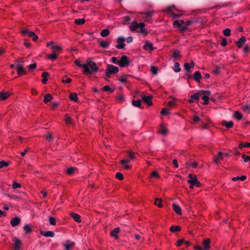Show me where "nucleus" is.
Masks as SVG:
<instances>
[{
    "label": "nucleus",
    "mask_w": 250,
    "mask_h": 250,
    "mask_svg": "<svg viewBox=\"0 0 250 250\" xmlns=\"http://www.w3.org/2000/svg\"><path fill=\"white\" fill-rule=\"evenodd\" d=\"M47 58L48 59L53 61L57 59V56L55 53H54L52 54L47 55Z\"/></svg>",
    "instance_id": "nucleus-47"
},
{
    "label": "nucleus",
    "mask_w": 250,
    "mask_h": 250,
    "mask_svg": "<svg viewBox=\"0 0 250 250\" xmlns=\"http://www.w3.org/2000/svg\"><path fill=\"white\" fill-rule=\"evenodd\" d=\"M246 38L244 36L241 37V38H240L238 41H237L235 43L236 45L239 47L241 48L243 44H245L246 42Z\"/></svg>",
    "instance_id": "nucleus-11"
},
{
    "label": "nucleus",
    "mask_w": 250,
    "mask_h": 250,
    "mask_svg": "<svg viewBox=\"0 0 250 250\" xmlns=\"http://www.w3.org/2000/svg\"><path fill=\"white\" fill-rule=\"evenodd\" d=\"M247 178L246 176H244V175H243L242 176H240V177H234L233 178H232V180L233 181H236L238 180H240L241 181H244L245 180H246Z\"/></svg>",
    "instance_id": "nucleus-43"
},
{
    "label": "nucleus",
    "mask_w": 250,
    "mask_h": 250,
    "mask_svg": "<svg viewBox=\"0 0 250 250\" xmlns=\"http://www.w3.org/2000/svg\"><path fill=\"white\" fill-rule=\"evenodd\" d=\"M21 184L18 183H17L16 182H14L13 184V188L14 189H16L18 188H21Z\"/></svg>",
    "instance_id": "nucleus-58"
},
{
    "label": "nucleus",
    "mask_w": 250,
    "mask_h": 250,
    "mask_svg": "<svg viewBox=\"0 0 250 250\" xmlns=\"http://www.w3.org/2000/svg\"><path fill=\"white\" fill-rule=\"evenodd\" d=\"M171 8H172V7H171L167 8V11L168 12L170 13L172 15V17L174 18H178L182 16V14H175V13H172L171 12Z\"/></svg>",
    "instance_id": "nucleus-31"
},
{
    "label": "nucleus",
    "mask_w": 250,
    "mask_h": 250,
    "mask_svg": "<svg viewBox=\"0 0 250 250\" xmlns=\"http://www.w3.org/2000/svg\"><path fill=\"white\" fill-rule=\"evenodd\" d=\"M123 23L126 24L128 21L130 20V18L129 16H126L123 18Z\"/></svg>",
    "instance_id": "nucleus-63"
},
{
    "label": "nucleus",
    "mask_w": 250,
    "mask_h": 250,
    "mask_svg": "<svg viewBox=\"0 0 250 250\" xmlns=\"http://www.w3.org/2000/svg\"><path fill=\"white\" fill-rule=\"evenodd\" d=\"M174 67L175 68L174 69V71L177 73V72H179L181 71V68L180 67V64L179 62H175L174 63Z\"/></svg>",
    "instance_id": "nucleus-44"
},
{
    "label": "nucleus",
    "mask_w": 250,
    "mask_h": 250,
    "mask_svg": "<svg viewBox=\"0 0 250 250\" xmlns=\"http://www.w3.org/2000/svg\"><path fill=\"white\" fill-rule=\"evenodd\" d=\"M128 75L125 76H122L120 77L119 80L121 83H125L126 81V77H128Z\"/></svg>",
    "instance_id": "nucleus-61"
},
{
    "label": "nucleus",
    "mask_w": 250,
    "mask_h": 250,
    "mask_svg": "<svg viewBox=\"0 0 250 250\" xmlns=\"http://www.w3.org/2000/svg\"><path fill=\"white\" fill-rule=\"evenodd\" d=\"M199 98V94L195 93L193 95H191L190 99L188 100V102L189 103H192L193 102V100H197Z\"/></svg>",
    "instance_id": "nucleus-30"
},
{
    "label": "nucleus",
    "mask_w": 250,
    "mask_h": 250,
    "mask_svg": "<svg viewBox=\"0 0 250 250\" xmlns=\"http://www.w3.org/2000/svg\"><path fill=\"white\" fill-rule=\"evenodd\" d=\"M41 234L42 235L46 237H53L55 235L54 232L52 231H41Z\"/></svg>",
    "instance_id": "nucleus-13"
},
{
    "label": "nucleus",
    "mask_w": 250,
    "mask_h": 250,
    "mask_svg": "<svg viewBox=\"0 0 250 250\" xmlns=\"http://www.w3.org/2000/svg\"><path fill=\"white\" fill-rule=\"evenodd\" d=\"M238 147L240 148H242L244 147H250V143L247 142L245 144L240 143Z\"/></svg>",
    "instance_id": "nucleus-46"
},
{
    "label": "nucleus",
    "mask_w": 250,
    "mask_h": 250,
    "mask_svg": "<svg viewBox=\"0 0 250 250\" xmlns=\"http://www.w3.org/2000/svg\"><path fill=\"white\" fill-rule=\"evenodd\" d=\"M194 80L197 83L200 82V80L202 79L201 74L200 71H196L193 76Z\"/></svg>",
    "instance_id": "nucleus-16"
},
{
    "label": "nucleus",
    "mask_w": 250,
    "mask_h": 250,
    "mask_svg": "<svg viewBox=\"0 0 250 250\" xmlns=\"http://www.w3.org/2000/svg\"><path fill=\"white\" fill-rule=\"evenodd\" d=\"M109 44V42L104 40H102L99 42L100 46L103 48H108Z\"/></svg>",
    "instance_id": "nucleus-26"
},
{
    "label": "nucleus",
    "mask_w": 250,
    "mask_h": 250,
    "mask_svg": "<svg viewBox=\"0 0 250 250\" xmlns=\"http://www.w3.org/2000/svg\"><path fill=\"white\" fill-rule=\"evenodd\" d=\"M70 215L74 219V221L77 223H80L81 222V216L77 213L71 212Z\"/></svg>",
    "instance_id": "nucleus-15"
},
{
    "label": "nucleus",
    "mask_w": 250,
    "mask_h": 250,
    "mask_svg": "<svg viewBox=\"0 0 250 250\" xmlns=\"http://www.w3.org/2000/svg\"><path fill=\"white\" fill-rule=\"evenodd\" d=\"M21 33L23 35H27L29 37H32V40L34 42L37 41L38 39V36L36 35L34 32L29 31L28 29H22L21 31Z\"/></svg>",
    "instance_id": "nucleus-2"
},
{
    "label": "nucleus",
    "mask_w": 250,
    "mask_h": 250,
    "mask_svg": "<svg viewBox=\"0 0 250 250\" xmlns=\"http://www.w3.org/2000/svg\"><path fill=\"white\" fill-rule=\"evenodd\" d=\"M22 62L18 61L17 64V72L19 75L21 76L25 74L26 73L25 69L23 68L22 64H20V62Z\"/></svg>",
    "instance_id": "nucleus-5"
},
{
    "label": "nucleus",
    "mask_w": 250,
    "mask_h": 250,
    "mask_svg": "<svg viewBox=\"0 0 250 250\" xmlns=\"http://www.w3.org/2000/svg\"><path fill=\"white\" fill-rule=\"evenodd\" d=\"M51 48L55 51H59L62 49V48L59 45H52L51 46Z\"/></svg>",
    "instance_id": "nucleus-56"
},
{
    "label": "nucleus",
    "mask_w": 250,
    "mask_h": 250,
    "mask_svg": "<svg viewBox=\"0 0 250 250\" xmlns=\"http://www.w3.org/2000/svg\"><path fill=\"white\" fill-rule=\"evenodd\" d=\"M181 230V227L179 226H172L170 227V230L174 233Z\"/></svg>",
    "instance_id": "nucleus-35"
},
{
    "label": "nucleus",
    "mask_w": 250,
    "mask_h": 250,
    "mask_svg": "<svg viewBox=\"0 0 250 250\" xmlns=\"http://www.w3.org/2000/svg\"><path fill=\"white\" fill-rule=\"evenodd\" d=\"M154 11H151L147 12L142 13V14L144 15V18H149L151 17L153 14Z\"/></svg>",
    "instance_id": "nucleus-41"
},
{
    "label": "nucleus",
    "mask_w": 250,
    "mask_h": 250,
    "mask_svg": "<svg viewBox=\"0 0 250 250\" xmlns=\"http://www.w3.org/2000/svg\"><path fill=\"white\" fill-rule=\"evenodd\" d=\"M53 99V96L50 94H47L44 96L43 102L44 103L47 104Z\"/></svg>",
    "instance_id": "nucleus-29"
},
{
    "label": "nucleus",
    "mask_w": 250,
    "mask_h": 250,
    "mask_svg": "<svg viewBox=\"0 0 250 250\" xmlns=\"http://www.w3.org/2000/svg\"><path fill=\"white\" fill-rule=\"evenodd\" d=\"M150 70L151 73L153 75H156L158 73V69L156 67L154 66H151L150 68Z\"/></svg>",
    "instance_id": "nucleus-49"
},
{
    "label": "nucleus",
    "mask_w": 250,
    "mask_h": 250,
    "mask_svg": "<svg viewBox=\"0 0 250 250\" xmlns=\"http://www.w3.org/2000/svg\"><path fill=\"white\" fill-rule=\"evenodd\" d=\"M105 70L111 74H116L119 72L118 67L112 64H107Z\"/></svg>",
    "instance_id": "nucleus-6"
},
{
    "label": "nucleus",
    "mask_w": 250,
    "mask_h": 250,
    "mask_svg": "<svg viewBox=\"0 0 250 250\" xmlns=\"http://www.w3.org/2000/svg\"><path fill=\"white\" fill-rule=\"evenodd\" d=\"M143 48L146 50H149L150 51H152L154 50L152 44L148 41H146V42L145 44L143 46Z\"/></svg>",
    "instance_id": "nucleus-17"
},
{
    "label": "nucleus",
    "mask_w": 250,
    "mask_h": 250,
    "mask_svg": "<svg viewBox=\"0 0 250 250\" xmlns=\"http://www.w3.org/2000/svg\"><path fill=\"white\" fill-rule=\"evenodd\" d=\"M186 165L192 167L193 168H196L198 166V164L196 162H192L189 160L186 162Z\"/></svg>",
    "instance_id": "nucleus-34"
},
{
    "label": "nucleus",
    "mask_w": 250,
    "mask_h": 250,
    "mask_svg": "<svg viewBox=\"0 0 250 250\" xmlns=\"http://www.w3.org/2000/svg\"><path fill=\"white\" fill-rule=\"evenodd\" d=\"M74 243L67 241L63 244V247L65 248V250H70L74 247Z\"/></svg>",
    "instance_id": "nucleus-14"
},
{
    "label": "nucleus",
    "mask_w": 250,
    "mask_h": 250,
    "mask_svg": "<svg viewBox=\"0 0 250 250\" xmlns=\"http://www.w3.org/2000/svg\"><path fill=\"white\" fill-rule=\"evenodd\" d=\"M120 229L118 227L113 229L110 232V235L117 239L118 238L117 234L120 232Z\"/></svg>",
    "instance_id": "nucleus-25"
},
{
    "label": "nucleus",
    "mask_w": 250,
    "mask_h": 250,
    "mask_svg": "<svg viewBox=\"0 0 250 250\" xmlns=\"http://www.w3.org/2000/svg\"><path fill=\"white\" fill-rule=\"evenodd\" d=\"M116 178L120 180H123L124 179V176L121 173L117 172L116 174Z\"/></svg>",
    "instance_id": "nucleus-57"
},
{
    "label": "nucleus",
    "mask_w": 250,
    "mask_h": 250,
    "mask_svg": "<svg viewBox=\"0 0 250 250\" xmlns=\"http://www.w3.org/2000/svg\"><path fill=\"white\" fill-rule=\"evenodd\" d=\"M141 103L142 101L141 100H133L132 101V104L133 106L140 108L141 107Z\"/></svg>",
    "instance_id": "nucleus-33"
},
{
    "label": "nucleus",
    "mask_w": 250,
    "mask_h": 250,
    "mask_svg": "<svg viewBox=\"0 0 250 250\" xmlns=\"http://www.w3.org/2000/svg\"><path fill=\"white\" fill-rule=\"evenodd\" d=\"M9 165L8 163L5 162V161H0V168H2L4 167H7Z\"/></svg>",
    "instance_id": "nucleus-51"
},
{
    "label": "nucleus",
    "mask_w": 250,
    "mask_h": 250,
    "mask_svg": "<svg viewBox=\"0 0 250 250\" xmlns=\"http://www.w3.org/2000/svg\"><path fill=\"white\" fill-rule=\"evenodd\" d=\"M222 125L223 126L226 127L227 128H230L232 127L233 123L231 121L229 122H227L226 121L224 120L222 122Z\"/></svg>",
    "instance_id": "nucleus-21"
},
{
    "label": "nucleus",
    "mask_w": 250,
    "mask_h": 250,
    "mask_svg": "<svg viewBox=\"0 0 250 250\" xmlns=\"http://www.w3.org/2000/svg\"><path fill=\"white\" fill-rule=\"evenodd\" d=\"M223 34L226 36H229L231 34V30L229 28H226L223 31Z\"/></svg>",
    "instance_id": "nucleus-48"
},
{
    "label": "nucleus",
    "mask_w": 250,
    "mask_h": 250,
    "mask_svg": "<svg viewBox=\"0 0 250 250\" xmlns=\"http://www.w3.org/2000/svg\"><path fill=\"white\" fill-rule=\"evenodd\" d=\"M227 39L226 38H223L222 40V42H221V45L223 46H225L227 44Z\"/></svg>",
    "instance_id": "nucleus-62"
},
{
    "label": "nucleus",
    "mask_w": 250,
    "mask_h": 250,
    "mask_svg": "<svg viewBox=\"0 0 250 250\" xmlns=\"http://www.w3.org/2000/svg\"><path fill=\"white\" fill-rule=\"evenodd\" d=\"M162 202V199L161 198H156L155 199V201H154L155 205L158 206L160 208H162L163 206Z\"/></svg>",
    "instance_id": "nucleus-28"
},
{
    "label": "nucleus",
    "mask_w": 250,
    "mask_h": 250,
    "mask_svg": "<svg viewBox=\"0 0 250 250\" xmlns=\"http://www.w3.org/2000/svg\"><path fill=\"white\" fill-rule=\"evenodd\" d=\"M21 219L19 217H15L10 221V224L13 227H16L21 223Z\"/></svg>",
    "instance_id": "nucleus-10"
},
{
    "label": "nucleus",
    "mask_w": 250,
    "mask_h": 250,
    "mask_svg": "<svg viewBox=\"0 0 250 250\" xmlns=\"http://www.w3.org/2000/svg\"><path fill=\"white\" fill-rule=\"evenodd\" d=\"M127 153L128 155V157L130 160H133L135 159V153L132 151H127Z\"/></svg>",
    "instance_id": "nucleus-54"
},
{
    "label": "nucleus",
    "mask_w": 250,
    "mask_h": 250,
    "mask_svg": "<svg viewBox=\"0 0 250 250\" xmlns=\"http://www.w3.org/2000/svg\"><path fill=\"white\" fill-rule=\"evenodd\" d=\"M49 223L51 225H55L56 224V219L55 218L53 217H49Z\"/></svg>",
    "instance_id": "nucleus-53"
},
{
    "label": "nucleus",
    "mask_w": 250,
    "mask_h": 250,
    "mask_svg": "<svg viewBox=\"0 0 250 250\" xmlns=\"http://www.w3.org/2000/svg\"><path fill=\"white\" fill-rule=\"evenodd\" d=\"M103 90L104 91H109L110 92H113L114 91V89H111L109 86L108 85H105L103 87Z\"/></svg>",
    "instance_id": "nucleus-45"
},
{
    "label": "nucleus",
    "mask_w": 250,
    "mask_h": 250,
    "mask_svg": "<svg viewBox=\"0 0 250 250\" xmlns=\"http://www.w3.org/2000/svg\"><path fill=\"white\" fill-rule=\"evenodd\" d=\"M75 170H76V168H75L74 167H69L67 169L66 173L69 175H71L74 173V171Z\"/></svg>",
    "instance_id": "nucleus-42"
},
{
    "label": "nucleus",
    "mask_w": 250,
    "mask_h": 250,
    "mask_svg": "<svg viewBox=\"0 0 250 250\" xmlns=\"http://www.w3.org/2000/svg\"><path fill=\"white\" fill-rule=\"evenodd\" d=\"M189 178L188 180V183H191L194 184L196 187H199L201 186V183L197 180V176L192 174H189L188 175Z\"/></svg>",
    "instance_id": "nucleus-3"
},
{
    "label": "nucleus",
    "mask_w": 250,
    "mask_h": 250,
    "mask_svg": "<svg viewBox=\"0 0 250 250\" xmlns=\"http://www.w3.org/2000/svg\"><path fill=\"white\" fill-rule=\"evenodd\" d=\"M159 132L162 135H166L167 133V130L165 125H162L159 130Z\"/></svg>",
    "instance_id": "nucleus-27"
},
{
    "label": "nucleus",
    "mask_w": 250,
    "mask_h": 250,
    "mask_svg": "<svg viewBox=\"0 0 250 250\" xmlns=\"http://www.w3.org/2000/svg\"><path fill=\"white\" fill-rule=\"evenodd\" d=\"M69 99L74 102H77L78 100L77 94L76 93H72L69 96Z\"/></svg>",
    "instance_id": "nucleus-32"
},
{
    "label": "nucleus",
    "mask_w": 250,
    "mask_h": 250,
    "mask_svg": "<svg viewBox=\"0 0 250 250\" xmlns=\"http://www.w3.org/2000/svg\"><path fill=\"white\" fill-rule=\"evenodd\" d=\"M37 67L36 63H33L28 65V68L30 70L34 69Z\"/></svg>",
    "instance_id": "nucleus-60"
},
{
    "label": "nucleus",
    "mask_w": 250,
    "mask_h": 250,
    "mask_svg": "<svg viewBox=\"0 0 250 250\" xmlns=\"http://www.w3.org/2000/svg\"><path fill=\"white\" fill-rule=\"evenodd\" d=\"M152 96H143L142 97V99L148 105V106H150L152 104V103L151 101V100L152 99Z\"/></svg>",
    "instance_id": "nucleus-12"
},
{
    "label": "nucleus",
    "mask_w": 250,
    "mask_h": 250,
    "mask_svg": "<svg viewBox=\"0 0 250 250\" xmlns=\"http://www.w3.org/2000/svg\"><path fill=\"white\" fill-rule=\"evenodd\" d=\"M202 100H203L204 101V103H203V104L204 105H207L208 104V101H209V98L208 97L206 96V95H204L202 97Z\"/></svg>",
    "instance_id": "nucleus-50"
},
{
    "label": "nucleus",
    "mask_w": 250,
    "mask_h": 250,
    "mask_svg": "<svg viewBox=\"0 0 250 250\" xmlns=\"http://www.w3.org/2000/svg\"><path fill=\"white\" fill-rule=\"evenodd\" d=\"M64 121L66 124L68 125H71L72 124V120L68 115H65Z\"/></svg>",
    "instance_id": "nucleus-38"
},
{
    "label": "nucleus",
    "mask_w": 250,
    "mask_h": 250,
    "mask_svg": "<svg viewBox=\"0 0 250 250\" xmlns=\"http://www.w3.org/2000/svg\"><path fill=\"white\" fill-rule=\"evenodd\" d=\"M125 41V39L123 37L120 36L118 38L117 42L118 44L116 45V48L118 49H121L125 46V44L124 43Z\"/></svg>",
    "instance_id": "nucleus-7"
},
{
    "label": "nucleus",
    "mask_w": 250,
    "mask_h": 250,
    "mask_svg": "<svg viewBox=\"0 0 250 250\" xmlns=\"http://www.w3.org/2000/svg\"><path fill=\"white\" fill-rule=\"evenodd\" d=\"M23 229L25 230L26 233H29L31 231V229L30 228V226L28 224L25 225L24 226Z\"/></svg>",
    "instance_id": "nucleus-52"
},
{
    "label": "nucleus",
    "mask_w": 250,
    "mask_h": 250,
    "mask_svg": "<svg viewBox=\"0 0 250 250\" xmlns=\"http://www.w3.org/2000/svg\"><path fill=\"white\" fill-rule=\"evenodd\" d=\"M138 28H140L139 32L141 34H145L146 35L147 34V32H146V29L144 28V27L145 26V23L143 22H141L139 23H138Z\"/></svg>",
    "instance_id": "nucleus-19"
},
{
    "label": "nucleus",
    "mask_w": 250,
    "mask_h": 250,
    "mask_svg": "<svg viewBox=\"0 0 250 250\" xmlns=\"http://www.w3.org/2000/svg\"><path fill=\"white\" fill-rule=\"evenodd\" d=\"M75 23L78 25H82L84 23V19H78L75 20Z\"/></svg>",
    "instance_id": "nucleus-39"
},
{
    "label": "nucleus",
    "mask_w": 250,
    "mask_h": 250,
    "mask_svg": "<svg viewBox=\"0 0 250 250\" xmlns=\"http://www.w3.org/2000/svg\"><path fill=\"white\" fill-rule=\"evenodd\" d=\"M210 242L209 239H206L203 241L202 245L203 246V250H207L209 248Z\"/></svg>",
    "instance_id": "nucleus-18"
},
{
    "label": "nucleus",
    "mask_w": 250,
    "mask_h": 250,
    "mask_svg": "<svg viewBox=\"0 0 250 250\" xmlns=\"http://www.w3.org/2000/svg\"><path fill=\"white\" fill-rule=\"evenodd\" d=\"M223 153L221 152H219L218 153V156H214L213 157V162L216 164V165H219L220 164V160H223Z\"/></svg>",
    "instance_id": "nucleus-9"
},
{
    "label": "nucleus",
    "mask_w": 250,
    "mask_h": 250,
    "mask_svg": "<svg viewBox=\"0 0 250 250\" xmlns=\"http://www.w3.org/2000/svg\"><path fill=\"white\" fill-rule=\"evenodd\" d=\"M110 33V31L107 29H104L100 33V35L102 37H104L108 36Z\"/></svg>",
    "instance_id": "nucleus-36"
},
{
    "label": "nucleus",
    "mask_w": 250,
    "mask_h": 250,
    "mask_svg": "<svg viewBox=\"0 0 250 250\" xmlns=\"http://www.w3.org/2000/svg\"><path fill=\"white\" fill-rule=\"evenodd\" d=\"M172 208L176 213L178 215L182 214L181 208L176 204H172Z\"/></svg>",
    "instance_id": "nucleus-22"
},
{
    "label": "nucleus",
    "mask_w": 250,
    "mask_h": 250,
    "mask_svg": "<svg viewBox=\"0 0 250 250\" xmlns=\"http://www.w3.org/2000/svg\"><path fill=\"white\" fill-rule=\"evenodd\" d=\"M184 68L186 71H189L191 66H190V64L188 62H186L184 63Z\"/></svg>",
    "instance_id": "nucleus-59"
},
{
    "label": "nucleus",
    "mask_w": 250,
    "mask_h": 250,
    "mask_svg": "<svg viewBox=\"0 0 250 250\" xmlns=\"http://www.w3.org/2000/svg\"><path fill=\"white\" fill-rule=\"evenodd\" d=\"M138 25L137 21H134L131 22V25L129 26V29L132 31H135L136 29L138 28Z\"/></svg>",
    "instance_id": "nucleus-24"
},
{
    "label": "nucleus",
    "mask_w": 250,
    "mask_h": 250,
    "mask_svg": "<svg viewBox=\"0 0 250 250\" xmlns=\"http://www.w3.org/2000/svg\"><path fill=\"white\" fill-rule=\"evenodd\" d=\"M242 157L243 159L244 162L246 163L249 161H250V156L246 155L245 154H243L242 155Z\"/></svg>",
    "instance_id": "nucleus-55"
},
{
    "label": "nucleus",
    "mask_w": 250,
    "mask_h": 250,
    "mask_svg": "<svg viewBox=\"0 0 250 250\" xmlns=\"http://www.w3.org/2000/svg\"><path fill=\"white\" fill-rule=\"evenodd\" d=\"M130 160L125 159L121 161V164L124 167L125 169H128L131 168V166H129L128 164L129 163Z\"/></svg>",
    "instance_id": "nucleus-23"
},
{
    "label": "nucleus",
    "mask_w": 250,
    "mask_h": 250,
    "mask_svg": "<svg viewBox=\"0 0 250 250\" xmlns=\"http://www.w3.org/2000/svg\"><path fill=\"white\" fill-rule=\"evenodd\" d=\"M180 56H181L180 52V51L179 50H175L173 52L172 57H173V58L177 59V58L180 57Z\"/></svg>",
    "instance_id": "nucleus-40"
},
{
    "label": "nucleus",
    "mask_w": 250,
    "mask_h": 250,
    "mask_svg": "<svg viewBox=\"0 0 250 250\" xmlns=\"http://www.w3.org/2000/svg\"><path fill=\"white\" fill-rule=\"evenodd\" d=\"M13 241L14 242V250H20L21 245V242L20 239L17 237H14L13 239Z\"/></svg>",
    "instance_id": "nucleus-8"
},
{
    "label": "nucleus",
    "mask_w": 250,
    "mask_h": 250,
    "mask_svg": "<svg viewBox=\"0 0 250 250\" xmlns=\"http://www.w3.org/2000/svg\"><path fill=\"white\" fill-rule=\"evenodd\" d=\"M151 176L152 177L157 178L159 177V174L157 171H154L152 172V173L151 174Z\"/></svg>",
    "instance_id": "nucleus-64"
},
{
    "label": "nucleus",
    "mask_w": 250,
    "mask_h": 250,
    "mask_svg": "<svg viewBox=\"0 0 250 250\" xmlns=\"http://www.w3.org/2000/svg\"><path fill=\"white\" fill-rule=\"evenodd\" d=\"M233 117L238 120H240L242 118V114L238 111H235L234 113Z\"/></svg>",
    "instance_id": "nucleus-37"
},
{
    "label": "nucleus",
    "mask_w": 250,
    "mask_h": 250,
    "mask_svg": "<svg viewBox=\"0 0 250 250\" xmlns=\"http://www.w3.org/2000/svg\"><path fill=\"white\" fill-rule=\"evenodd\" d=\"M82 67L83 68V74L86 75L95 73L99 70L96 63L92 61L90 59L87 60L86 63L83 64Z\"/></svg>",
    "instance_id": "nucleus-1"
},
{
    "label": "nucleus",
    "mask_w": 250,
    "mask_h": 250,
    "mask_svg": "<svg viewBox=\"0 0 250 250\" xmlns=\"http://www.w3.org/2000/svg\"><path fill=\"white\" fill-rule=\"evenodd\" d=\"M130 63V61L128 57L125 55H123L121 57L119 60V65L121 67H125L128 66Z\"/></svg>",
    "instance_id": "nucleus-4"
},
{
    "label": "nucleus",
    "mask_w": 250,
    "mask_h": 250,
    "mask_svg": "<svg viewBox=\"0 0 250 250\" xmlns=\"http://www.w3.org/2000/svg\"><path fill=\"white\" fill-rule=\"evenodd\" d=\"M10 95V94L9 92H5L3 91L0 92V101L6 100Z\"/></svg>",
    "instance_id": "nucleus-20"
}]
</instances>
